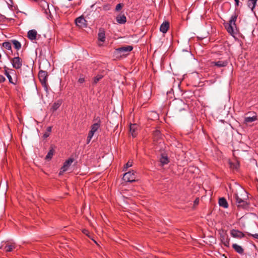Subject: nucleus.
<instances>
[{
  "label": "nucleus",
  "mask_w": 258,
  "mask_h": 258,
  "mask_svg": "<svg viewBox=\"0 0 258 258\" xmlns=\"http://www.w3.org/2000/svg\"><path fill=\"white\" fill-rule=\"evenodd\" d=\"M51 130H52V127L51 126H48L47 128V132H47L49 134H50V133L51 132Z\"/></svg>",
  "instance_id": "39"
},
{
  "label": "nucleus",
  "mask_w": 258,
  "mask_h": 258,
  "mask_svg": "<svg viewBox=\"0 0 258 258\" xmlns=\"http://www.w3.org/2000/svg\"><path fill=\"white\" fill-rule=\"evenodd\" d=\"M160 161L161 165L164 166L169 163V159L167 156L162 155L160 159Z\"/></svg>",
  "instance_id": "20"
},
{
  "label": "nucleus",
  "mask_w": 258,
  "mask_h": 258,
  "mask_svg": "<svg viewBox=\"0 0 258 258\" xmlns=\"http://www.w3.org/2000/svg\"><path fill=\"white\" fill-rule=\"evenodd\" d=\"M49 136V134L47 132H45L43 136V137L45 139Z\"/></svg>",
  "instance_id": "37"
},
{
  "label": "nucleus",
  "mask_w": 258,
  "mask_h": 258,
  "mask_svg": "<svg viewBox=\"0 0 258 258\" xmlns=\"http://www.w3.org/2000/svg\"><path fill=\"white\" fill-rule=\"evenodd\" d=\"M98 40L101 42H104L105 39V31L103 29H99V33L98 34Z\"/></svg>",
  "instance_id": "15"
},
{
  "label": "nucleus",
  "mask_w": 258,
  "mask_h": 258,
  "mask_svg": "<svg viewBox=\"0 0 258 258\" xmlns=\"http://www.w3.org/2000/svg\"><path fill=\"white\" fill-rule=\"evenodd\" d=\"M234 197L236 205L238 208L246 209L249 207L248 194L244 189L239 187L235 193Z\"/></svg>",
  "instance_id": "1"
},
{
  "label": "nucleus",
  "mask_w": 258,
  "mask_h": 258,
  "mask_svg": "<svg viewBox=\"0 0 258 258\" xmlns=\"http://www.w3.org/2000/svg\"><path fill=\"white\" fill-rule=\"evenodd\" d=\"M221 241L223 244L227 247H228L229 245V239L227 236H223L221 237Z\"/></svg>",
  "instance_id": "25"
},
{
  "label": "nucleus",
  "mask_w": 258,
  "mask_h": 258,
  "mask_svg": "<svg viewBox=\"0 0 258 258\" xmlns=\"http://www.w3.org/2000/svg\"><path fill=\"white\" fill-rule=\"evenodd\" d=\"M54 152V150L52 147H51V148L50 149L48 153L46 155L45 157V159L47 160H50L53 155Z\"/></svg>",
  "instance_id": "23"
},
{
  "label": "nucleus",
  "mask_w": 258,
  "mask_h": 258,
  "mask_svg": "<svg viewBox=\"0 0 258 258\" xmlns=\"http://www.w3.org/2000/svg\"><path fill=\"white\" fill-rule=\"evenodd\" d=\"M136 130H137V125L136 124H131L130 126V132L132 134V136L133 137H135L137 136V133H136Z\"/></svg>",
  "instance_id": "19"
},
{
  "label": "nucleus",
  "mask_w": 258,
  "mask_h": 258,
  "mask_svg": "<svg viewBox=\"0 0 258 258\" xmlns=\"http://www.w3.org/2000/svg\"><path fill=\"white\" fill-rule=\"evenodd\" d=\"M74 161V159L73 158H69L68 160L66 161L63 164V165L61 168L60 170L59 171V174H62L63 172L68 170L69 167L71 166V165L72 164V163Z\"/></svg>",
  "instance_id": "5"
},
{
  "label": "nucleus",
  "mask_w": 258,
  "mask_h": 258,
  "mask_svg": "<svg viewBox=\"0 0 258 258\" xmlns=\"http://www.w3.org/2000/svg\"><path fill=\"white\" fill-rule=\"evenodd\" d=\"M47 73L46 71H40L38 74V77L42 85H45L47 80Z\"/></svg>",
  "instance_id": "6"
},
{
  "label": "nucleus",
  "mask_w": 258,
  "mask_h": 258,
  "mask_svg": "<svg viewBox=\"0 0 258 258\" xmlns=\"http://www.w3.org/2000/svg\"><path fill=\"white\" fill-rule=\"evenodd\" d=\"M83 233H84L85 234L87 235L88 233V231L87 230L84 229V230H83Z\"/></svg>",
  "instance_id": "42"
},
{
  "label": "nucleus",
  "mask_w": 258,
  "mask_h": 258,
  "mask_svg": "<svg viewBox=\"0 0 258 258\" xmlns=\"http://www.w3.org/2000/svg\"><path fill=\"white\" fill-rule=\"evenodd\" d=\"M228 61L227 60H218L212 61L211 62V66L212 67L215 66L218 68L225 67L228 64Z\"/></svg>",
  "instance_id": "7"
},
{
  "label": "nucleus",
  "mask_w": 258,
  "mask_h": 258,
  "mask_svg": "<svg viewBox=\"0 0 258 258\" xmlns=\"http://www.w3.org/2000/svg\"><path fill=\"white\" fill-rule=\"evenodd\" d=\"M6 80L5 78L3 76L1 75L0 76V82H4Z\"/></svg>",
  "instance_id": "36"
},
{
  "label": "nucleus",
  "mask_w": 258,
  "mask_h": 258,
  "mask_svg": "<svg viewBox=\"0 0 258 258\" xmlns=\"http://www.w3.org/2000/svg\"><path fill=\"white\" fill-rule=\"evenodd\" d=\"M251 236H252L253 238L257 239H258V234H250Z\"/></svg>",
  "instance_id": "40"
},
{
  "label": "nucleus",
  "mask_w": 258,
  "mask_h": 258,
  "mask_svg": "<svg viewBox=\"0 0 258 258\" xmlns=\"http://www.w3.org/2000/svg\"><path fill=\"white\" fill-rule=\"evenodd\" d=\"M133 165V162L132 161H128L126 163V164L125 165L124 168H123V170L125 171V170H126V169L132 166Z\"/></svg>",
  "instance_id": "31"
},
{
  "label": "nucleus",
  "mask_w": 258,
  "mask_h": 258,
  "mask_svg": "<svg viewBox=\"0 0 258 258\" xmlns=\"http://www.w3.org/2000/svg\"><path fill=\"white\" fill-rule=\"evenodd\" d=\"M178 108L177 109L179 111L181 112L182 111H183L186 113H187V106L186 104H185L182 101H179L177 103Z\"/></svg>",
  "instance_id": "11"
},
{
  "label": "nucleus",
  "mask_w": 258,
  "mask_h": 258,
  "mask_svg": "<svg viewBox=\"0 0 258 258\" xmlns=\"http://www.w3.org/2000/svg\"><path fill=\"white\" fill-rule=\"evenodd\" d=\"M257 1V0H248L247 1V6L249 9H250L252 12H253Z\"/></svg>",
  "instance_id": "16"
},
{
  "label": "nucleus",
  "mask_w": 258,
  "mask_h": 258,
  "mask_svg": "<svg viewBox=\"0 0 258 258\" xmlns=\"http://www.w3.org/2000/svg\"><path fill=\"white\" fill-rule=\"evenodd\" d=\"M94 135V133L90 131V132L88 134V138L92 139V137H93Z\"/></svg>",
  "instance_id": "34"
},
{
  "label": "nucleus",
  "mask_w": 258,
  "mask_h": 258,
  "mask_svg": "<svg viewBox=\"0 0 258 258\" xmlns=\"http://www.w3.org/2000/svg\"><path fill=\"white\" fill-rule=\"evenodd\" d=\"M196 203H197V200H195Z\"/></svg>",
  "instance_id": "48"
},
{
  "label": "nucleus",
  "mask_w": 258,
  "mask_h": 258,
  "mask_svg": "<svg viewBox=\"0 0 258 258\" xmlns=\"http://www.w3.org/2000/svg\"><path fill=\"white\" fill-rule=\"evenodd\" d=\"M232 247L237 253H238L239 254L243 253L244 250L241 246H240L236 243H234V244H233Z\"/></svg>",
  "instance_id": "18"
},
{
  "label": "nucleus",
  "mask_w": 258,
  "mask_h": 258,
  "mask_svg": "<svg viewBox=\"0 0 258 258\" xmlns=\"http://www.w3.org/2000/svg\"><path fill=\"white\" fill-rule=\"evenodd\" d=\"M169 24L167 22H164L162 24L160 27V30L163 33L167 32L169 29Z\"/></svg>",
  "instance_id": "13"
},
{
  "label": "nucleus",
  "mask_w": 258,
  "mask_h": 258,
  "mask_svg": "<svg viewBox=\"0 0 258 258\" xmlns=\"http://www.w3.org/2000/svg\"><path fill=\"white\" fill-rule=\"evenodd\" d=\"M3 46L7 50H10L12 49L11 43L10 42H5L3 43Z\"/></svg>",
  "instance_id": "28"
},
{
  "label": "nucleus",
  "mask_w": 258,
  "mask_h": 258,
  "mask_svg": "<svg viewBox=\"0 0 258 258\" xmlns=\"http://www.w3.org/2000/svg\"><path fill=\"white\" fill-rule=\"evenodd\" d=\"M5 75L9 79V81L10 83L15 84V83L13 82L12 78L9 73L7 71V70L5 69Z\"/></svg>",
  "instance_id": "29"
},
{
  "label": "nucleus",
  "mask_w": 258,
  "mask_h": 258,
  "mask_svg": "<svg viewBox=\"0 0 258 258\" xmlns=\"http://www.w3.org/2000/svg\"><path fill=\"white\" fill-rule=\"evenodd\" d=\"M1 58V54H0V58Z\"/></svg>",
  "instance_id": "49"
},
{
  "label": "nucleus",
  "mask_w": 258,
  "mask_h": 258,
  "mask_svg": "<svg viewBox=\"0 0 258 258\" xmlns=\"http://www.w3.org/2000/svg\"><path fill=\"white\" fill-rule=\"evenodd\" d=\"M235 2V5L236 6H238L239 5V0H234Z\"/></svg>",
  "instance_id": "43"
},
{
  "label": "nucleus",
  "mask_w": 258,
  "mask_h": 258,
  "mask_svg": "<svg viewBox=\"0 0 258 258\" xmlns=\"http://www.w3.org/2000/svg\"><path fill=\"white\" fill-rule=\"evenodd\" d=\"M11 62L13 67L16 69H19L22 66V60L18 56L11 59Z\"/></svg>",
  "instance_id": "4"
},
{
  "label": "nucleus",
  "mask_w": 258,
  "mask_h": 258,
  "mask_svg": "<svg viewBox=\"0 0 258 258\" xmlns=\"http://www.w3.org/2000/svg\"><path fill=\"white\" fill-rule=\"evenodd\" d=\"M231 235L237 238H241L244 237V234L238 230L232 229L230 231Z\"/></svg>",
  "instance_id": "9"
},
{
  "label": "nucleus",
  "mask_w": 258,
  "mask_h": 258,
  "mask_svg": "<svg viewBox=\"0 0 258 258\" xmlns=\"http://www.w3.org/2000/svg\"><path fill=\"white\" fill-rule=\"evenodd\" d=\"M100 123L99 121L91 125V128L90 131L95 133L100 127Z\"/></svg>",
  "instance_id": "22"
},
{
  "label": "nucleus",
  "mask_w": 258,
  "mask_h": 258,
  "mask_svg": "<svg viewBox=\"0 0 258 258\" xmlns=\"http://www.w3.org/2000/svg\"><path fill=\"white\" fill-rule=\"evenodd\" d=\"M133 49V47L131 46H126L118 48L116 49V51L123 55L125 54V53H128Z\"/></svg>",
  "instance_id": "8"
},
{
  "label": "nucleus",
  "mask_w": 258,
  "mask_h": 258,
  "mask_svg": "<svg viewBox=\"0 0 258 258\" xmlns=\"http://www.w3.org/2000/svg\"><path fill=\"white\" fill-rule=\"evenodd\" d=\"M196 203H197V200H195Z\"/></svg>",
  "instance_id": "47"
},
{
  "label": "nucleus",
  "mask_w": 258,
  "mask_h": 258,
  "mask_svg": "<svg viewBox=\"0 0 258 258\" xmlns=\"http://www.w3.org/2000/svg\"><path fill=\"white\" fill-rule=\"evenodd\" d=\"M137 174L136 171L132 170L124 174L123 179L124 181L133 182L137 180Z\"/></svg>",
  "instance_id": "3"
},
{
  "label": "nucleus",
  "mask_w": 258,
  "mask_h": 258,
  "mask_svg": "<svg viewBox=\"0 0 258 258\" xmlns=\"http://www.w3.org/2000/svg\"><path fill=\"white\" fill-rule=\"evenodd\" d=\"M116 21L119 24H124L126 21V17L124 15L119 14L116 18Z\"/></svg>",
  "instance_id": "14"
},
{
  "label": "nucleus",
  "mask_w": 258,
  "mask_h": 258,
  "mask_svg": "<svg viewBox=\"0 0 258 258\" xmlns=\"http://www.w3.org/2000/svg\"><path fill=\"white\" fill-rule=\"evenodd\" d=\"M122 8V5L121 4H118L116 6L115 10L119 11Z\"/></svg>",
  "instance_id": "32"
},
{
  "label": "nucleus",
  "mask_w": 258,
  "mask_h": 258,
  "mask_svg": "<svg viewBox=\"0 0 258 258\" xmlns=\"http://www.w3.org/2000/svg\"><path fill=\"white\" fill-rule=\"evenodd\" d=\"M76 24L80 27H86V20L83 17H79L75 20Z\"/></svg>",
  "instance_id": "10"
},
{
  "label": "nucleus",
  "mask_w": 258,
  "mask_h": 258,
  "mask_svg": "<svg viewBox=\"0 0 258 258\" xmlns=\"http://www.w3.org/2000/svg\"><path fill=\"white\" fill-rule=\"evenodd\" d=\"M237 16L236 14L232 15L229 21V23H226L224 25L227 32L232 35L234 33V29L236 28L235 22L237 20Z\"/></svg>",
  "instance_id": "2"
},
{
  "label": "nucleus",
  "mask_w": 258,
  "mask_h": 258,
  "mask_svg": "<svg viewBox=\"0 0 258 258\" xmlns=\"http://www.w3.org/2000/svg\"><path fill=\"white\" fill-rule=\"evenodd\" d=\"M12 42L15 48L19 50L21 47V44L20 42H19L17 40H12Z\"/></svg>",
  "instance_id": "26"
},
{
  "label": "nucleus",
  "mask_w": 258,
  "mask_h": 258,
  "mask_svg": "<svg viewBox=\"0 0 258 258\" xmlns=\"http://www.w3.org/2000/svg\"><path fill=\"white\" fill-rule=\"evenodd\" d=\"M30 1H35V2H37L39 0H30Z\"/></svg>",
  "instance_id": "45"
},
{
  "label": "nucleus",
  "mask_w": 258,
  "mask_h": 258,
  "mask_svg": "<svg viewBox=\"0 0 258 258\" xmlns=\"http://www.w3.org/2000/svg\"><path fill=\"white\" fill-rule=\"evenodd\" d=\"M219 206L224 208L228 207V204L226 200L224 198H221L219 200Z\"/></svg>",
  "instance_id": "17"
},
{
  "label": "nucleus",
  "mask_w": 258,
  "mask_h": 258,
  "mask_svg": "<svg viewBox=\"0 0 258 258\" xmlns=\"http://www.w3.org/2000/svg\"><path fill=\"white\" fill-rule=\"evenodd\" d=\"M61 104V100H57V101L55 102L52 106V110L53 111H56L60 107Z\"/></svg>",
  "instance_id": "24"
},
{
  "label": "nucleus",
  "mask_w": 258,
  "mask_h": 258,
  "mask_svg": "<svg viewBox=\"0 0 258 258\" xmlns=\"http://www.w3.org/2000/svg\"><path fill=\"white\" fill-rule=\"evenodd\" d=\"M257 119V117L255 115L250 117H245L244 118V122L246 123H250L255 121Z\"/></svg>",
  "instance_id": "21"
},
{
  "label": "nucleus",
  "mask_w": 258,
  "mask_h": 258,
  "mask_svg": "<svg viewBox=\"0 0 258 258\" xmlns=\"http://www.w3.org/2000/svg\"><path fill=\"white\" fill-rule=\"evenodd\" d=\"M160 133L159 131L157 130L156 131H155L154 133V136H157V137H158L159 136H160Z\"/></svg>",
  "instance_id": "38"
},
{
  "label": "nucleus",
  "mask_w": 258,
  "mask_h": 258,
  "mask_svg": "<svg viewBox=\"0 0 258 258\" xmlns=\"http://www.w3.org/2000/svg\"><path fill=\"white\" fill-rule=\"evenodd\" d=\"M37 33L35 30H29L28 32V37L31 40H34L36 39Z\"/></svg>",
  "instance_id": "12"
},
{
  "label": "nucleus",
  "mask_w": 258,
  "mask_h": 258,
  "mask_svg": "<svg viewBox=\"0 0 258 258\" xmlns=\"http://www.w3.org/2000/svg\"><path fill=\"white\" fill-rule=\"evenodd\" d=\"M230 164V166H231V167H232L233 168H235V169H236L237 168L238 164L234 165H233V164H232L231 163Z\"/></svg>",
  "instance_id": "41"
},
{
  "label": "nucleus",
  "mask_w": 258,
  "mask_h": 258,
  "mask_svg": "<svg viewBox=\"0 0 258 258\" xmlns=\"http://www.w3.org/2000/svg\"><path fill=\"white\" fill-rule=\"evenodd\" d=\"M85 82V79L81 76L79 78L78 80V82L80 84L83 83Z\"/></svg>",
  "instance_id": "33"
},
{
  "label": "nucleus",
  "mask_w": 258,
  "mask_h": 258,
  "mask_svg": "<svg viewBox=\"0 0 258 258\" xmlns=\"http://www.w3.org/2000/svg\"><path fill=\"white\" fill-rule=\"evenodd\" d=\"M91 139H91V138H90V139H89V138H88V137H87V144H89V143L90 142V141H91Z\"/></svg>",
  "instance_id": "44"
},
{
  "label": "nucleus",
  "mask_w": 258,
  "mask_h": 258,
  "mask_svg": "<svg viewBox=\"0 0 258 258\" xmlns=\"http://www.w3.org/2000/svg\"><path fill=\"white\" fill-rule=\"evenodd\" d=\"M15 248V245L14 244H12L10 245H7L5 247V250L7 252H10L12 251V250Z\"/></svg>",
  "instance_id": "27"
},
{
  "label": "nucleus",
  "mask_w": 258,
  "mask_h": 258,
  "mask_svg": "<svg viewBox=\"0 0 258 258\" xmlns=\"http://www.w3.org/2000/svg\"><path fill=\"white\" fill-rule=\"evenodd\" d=\"M103 77L102 75H98L94 78L93 83L97 84Z\"/></svg>",
  "instance_id": "30"
},
{
  "label": "nucleus",
  "mask_w": 258,
  "mask_h": 258,
  "mask_svg": "<svg viewBox=\"0 0 258 258\" xmlns=\"http://www.w3.org/2000/svg\"><path fill=\"white\" fill-rule=\"evenodd\" d=\"M103 9L105 11H107V10H109L110 9V7L108 5H104L103 7Z\"/></svg>",
  "instance_id": "35"
},
{
  "label": "nucleus",
  "mask_w": 258,
  "mask_h": 258,
  "mask_svg": "<svg viewBox=\"0 0 258 258\" xmlns=\"http://www.w3.org/2000/svg\"><path fill=\"white\" fill-rule=\"evenodd\" d=\"M196 203H197V200H195Z\"/></svg>",
  "instance_id": "46"
}]
</instances>
